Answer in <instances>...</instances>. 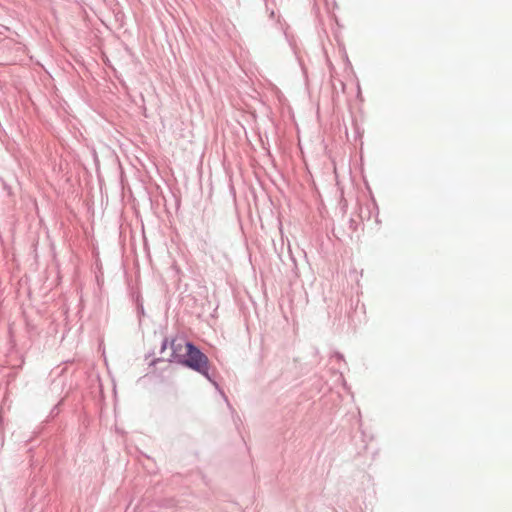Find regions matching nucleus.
Returning <instances> with one entry per match:
<instances>
[{
  "mask_svg": "<svg viewBox=\"0 0 512 512\" xmlns=\"http://www.w3.org/2000/svg\"><path fill=\"white\" fill-rule=\"evenodd\" d=\"M187 342L183 341V340H173L171 342V349H172V352H171V359H175L177 361L179 360H182V357H184L185 355H181L179 354V352L182 350V348L184 347L185 348V344Z\"/></svg>",
  "mask_w": 512,
  "mask_h": 512,
  "instance_id": "obj_2",
  "label": "nucleus"
},
{
  "mask_svg": "<svg viewBox=\"0 0 512 512\" xmlns=\"http://www.w3.org/2000/svg\"><path fill=\"white\" fill-rule=\"evenodd\" d=\"M179 362L211 380L209 375L210 365L208 357L192 343H186V355L184 356V359L179 360Z\"/></svg>",
  "mask_w": 512,
  "mask_h": 512,
  "instance_id": "obj_1",
  "label": "nucleus"
},
{
  "mask_svg": "<svg viewBox=\"0 0 512 512\" xmlns=\"http://www.w3.org/2000/svg\"><path fill=\"white\" fill-rule=\"evenodd\" d=\"M166 347H167V340H164L162 347H161V352L165 351Z\"/></svg>",
  "mask_w": 512,
  "mask_h": 512,
  "instance_id": "obj_3",
  "label": "nucleus"
}]
</instances>
